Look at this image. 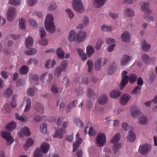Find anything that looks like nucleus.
<instances>
[{
	"label": "nucleus",
	"instance_id": "nucleus-1",
	"mask_svg": "<svg viewBox=\"0 0 157 157\" xmlns=\"http://www.w3.org/2000/svg\"><path fill=\"white\" fill-rule=\"evenodd\" d=\"M45 27L46 30L51 34L54 33L56 31L55 26L53 21V17L51 14H48L46 17Z\"/></svg>",
	"mask_w": 157,
	"mask_h": 157
},
{
	"label": "nucleus",
	"instance_id": "nucleus-2",
	"mask_svg": "<svg viewBox=\"0 0 157 157\" xmlns=\"http://www.w3.org/2000/svg\"><path fill=\"white\" fill-rule=\"evenodd\" d=\"M72 6L73 10L79 13L84 12V7L81 0H73Z\"/></svg>",
	"mask_w": 157,
	"mask_h": 157
},
{
	"label": "nucleus",
	"instance_id": "nucleus-3",
	"mask_svg": "<svg viewBox=\"0 0 157 157\" xmlns=\"http://www.w3.org/2000/svg\"><path fill=\"white\" fill-rule=\"evenodd\" d=\"M52 79V75L50 73L45 72L41 75L40 80L45 85L49 84Z\"/></svg>",
	"mask_w": 157,
	"mask_h": 157
},
{
	"label": "nucleus",
	"instance_id": "nucleus-4",
	"mask_svg": "<svg viewBox=\"0 0 157 157\" xmlns=\"http://www.w3.org/2000/svg\"><path fill=\"white\" fill-rule=\"evenodd\" d=\"M127 72L126 71H123L121 73L122 80L120 84V89L122 90L125 86L128 84L129 79V76L126 75Z\"/></svg>",
	"mask_w": 157,
	"mask_h": 157
},
{
	"label": "nucleus",
	"instance_id": "nucleus-5",
	"mask_svg": "<svg viewBox=\"0 0 157 157\" xmlns=\"http://www.w3.org/2000/svg\"><path fill=\"white\" fill-rule=\"evenodd\" d=\"M151 147L150 145L144 144L140 146L139 150L141 154L145 155L151 151Z\"/></svg>",
	"mask_w": 157,
	"mask_h": 157
},
{
	"label": "nucleus",
	"instance_id": "nucleus-6",
	"mask_svg": "<svg viewBox=\"0 0 157 157\" xmlns=\"http://www.w3.org/2000/svg\"><path fill=\"white\" fill-rule=\"evenodd\" d=\"M16 9L14 7H11L9 8L7 11L6 17L7 19L9 21H12L15 17L16 16Z\"/></svg>",
	"mask_w": 157,
	"mask_h": 157
},
{
	"label": "nucleus",
	"instance_id": "nucleus-7",
	"mask_svg": "<svg viewBox=\"0 0 157 157\" xmlns=\"http://www.w3.org/2000/svg\"><path fill=\"white\" fill-rule=\"evenodd\" d=\"M96 141L97 144L99 146H103L106 142L105 134L102 133H99L97 135Z\"/></svg>",
	"mask_w": 157,
	"mask_h": 157
},
{
	"label": "nucleus",
	"instance_id": "nucleus-8",
	"mask_svg": "<svg viewBox=\"0 0 157 157\" xmlns=\"http://www.w3.org/2000/svg\"><path fill=\"white\" fill-rule=\"evenodd\" d=\"M1 136L3 138L6 140L7 144L8 145L11 144L14 141L13 137L11 136L10 133L9 132H2Z\"/></svg>",
	"mask_w": 157,
	"mask_h": 157
},
{
	"label": "nucleus",
	"instance_id": "nucleus-9",
	"mask_svg": "<svg viewBox=\"0 0 157 157\" xmlns=\"http://www.w3.org/2000/svg\"><path fill=\"white\" fill-rule=\"evenodd\" d=\"M86 36V33L81 30L77 33V43H79L83 41Z\"/></svg>",
	"mask_w": 157,
	"mask_h": 157
},
{
	"label": "nucleus",
	"instance_id": "nucleus-10",
	"mask_svg": "<svg viewBox=\"0 0 157 157\" xmlns=\"http://www.w3.org/2000/svg\"><path fill=\"white\" fill-rule=\"evenodd\" d=\"M141 10L147 14H151L152 11L149 8V3L143 2L141 3Z\"/></svg>",
	"mask_w": 157,
	"mask_h": 157
},
{
	"label": "nucleus",
	"instance_id": "nucleus-11",
	"mask_svg": "<svg viewBox=\"0 0 157 157\" xmlns=\"http://www.w3.org/2000/svg\"><path fill=\"white\" fill-rule=\"evenodd\" d=\"M131 97L127 94H123L120 99V102L123 105H125L131 99Z\"/></svg>",
	"mask_w": 157,
	"mask_h": 157
},
{
	"label": "nucleus",
	"instance_id": "nucleus-12",
	"mask_svg": "<svg viewBox=\"0 0 157 157\" xmlns=\"http://www.w3.org/2000/svg\"><path fill=\"white\" fill-rule=\"evenodd\" d=\"M130 56L126 55H123L121 59V64L122 66L126 65L131 60Z\"/></svg>",
	"mask_w": 157,
	"mask_h": 157
},
{
	"label": "nucleus",
	"instance_id": "nucleus-13",
	"mask_svg": "<svg viewBox=\"0 0 157 157\" xmlns=\"http://www.w3.org/2000/svg\"><path fill=\"white\" fill-rule=\"evenodd\" d=\"M131 115L133 117H137L140 114V111L138 107L134 106L131 108Z\"/></svg>",
	"mask_w": 157,
	"mask_h": 157
},
{
	"label": "nucleus",
	"instance_id": "nucleus-14",
	"mask_svg": "<svg viewBox=\"0 0 157 157\" xmlns=\"http://www.w3.org/2000/svg\"><path fill=\"white\" fill-rule=\"evenodd\" d=\"M108 96L105 94L101 95L98 99V103L102 105H105L107 103Z\"/></svg>",
	"mask_w": 157,
	"mask_h": 157
},
{
	"label": "nucleus",
	"instance_id": "nucleus-15",
	"mask_svg": "<svg viewBox=\"0 0 157 157\" xmlns=\"http://www.w3.org/2000/svg\"><path fill=\"white\" fill-rule=\"evenodd\" d=\"M121 40L125 42H128L130 41L131 36L129 32L125 31L121 34Z\"/></svg>",
	"mask_w": 157,
	"mask_h": 157
},
{
	"label": "nucleus",
	"instance_id": "nucleus-16",
	"mask_svg": "<svg viewBox=\"0 0 157 157\" xmlns=\"http://www.w3.org/2000/svg\"><path fill=\"white\" fill-rule=\"evenodd\" d=\"M107 0H94L93 5L96 8H100L106 3Z\"/></svg>",
	"mask_w": 157,
	"mask_h": 157
},
{
	"label": "nucleus",
	"instance_id": "nucleus-17",
	"mask_svg": "<svg viewBox=\"0 0 157 157\" xmlns=\"http://www.w3.org/2000/svg\"><path fill=\"white\" fill-rule=\"evenodd\" d=\"M40 148L44 154H45L49 150L50 146L47 142H43L41 144L40 147Z\"/></svg>",
	"mask_w": 157,
	"mask_h": 157
},
{
	"label": "nucleus",
	"instance_id": "nucleus-18",
	"mask_svg": "<svg viewBox=\"0 0 157 157\" xmlns=\"http://www.w3.org/2000/svg\"><path fill=\"white\" fill-rule=\"evenodd\" d=\"M117 65L115 62H113L111 64L108 70V74L111 75L113 74L116 70Z\"/></svg>",
	"mask_w": 157,
	"mask_h": 157
},
{
	"label": "nucleus",
	"instance_id": "nucleus-19",
	"mask_svg": "<svg viewBox=\"0 0 157 157\" xmlns=\"http://www.w3.org/2000/svg\"><path fill=\"white\" fill-rule=\"evenodd\" d=\"M68 39L71 42H76L77 43V33L75 34V32L74 30L70 31L68 35Z\"/></svg>",
	"mask_w": 157,
	"mask_h": 157
},
{
	"label": "nucleus",
	"instance_id": "nucleus-20",
	"mask_svg": "<svg viewBox=\"0 0 157 157\" xmlns=\"http://www.w3.org/2000/svg\"><path fill=\"white\" fill-rule=\"evenodd\" d=\"M122 146V144L119 143H117L113 145V149L114 152V153L116 156H118L119 155L120 151L119 150L121 149Z\"/></svg>",
	"mask_w": 157,
	"mask_h": 157
},
{
	"label": "nucleus",
	"instance_id": "nucleus-21",
	"mask_svg": "<svg viewBox=\"0 0 157 157\" xmlns=\"http://www.w3.org/2000/svg\"><path fill=\"white\" fill-rule=\"evenodd\" d=\"M33 43V40L31 36H29L25 40V43L26 47L27 48H29L32 47Z\"/></svg>",
	"mask_w": 157,
	"mask_h": 157
},
{
	"label": "nucleus",
	"instance_id": "nucleus-22",
	"mask_svg": "<svg viewBox=\"0 0 157 157\" xmlns=\"http://www.w3.org/2000/svg\"><path fill=\"white\" fill-rule=\"evenodd\" d=\"M17 126L16 123L14 121H12L8 123L6 127V129L9 131H11L15 129Z\"/></svg>",
	"mask_w": 157,
	"mask_h": 157
},
{
	"label": "nucleus",
	"instance_id": "nucleus-23",
	"mask_svg": "<svg viewBox=\"0 0 157 157\" xmlns=\"http://www.w3.org/2000/svg\"><path fill=\"white\" fill-rule=\"evenodd\" d=\"M65 131L64 129L63 128H59L56 130L55 134L54 137H56L59 138H62L63 137V133Z\"/></svg>",
	"mask_w": 157,
	"mask_h": 157
},
{
	"label": "nucleus",
	"instance_id": "nucleus-24",
	"mask_svg": "<svg viewBox=\"0 0 157 157\" xmlns=\"http://www.w3.org/2000/svg\"><path fill=\"white\" fill-rule=\"evenodd\" d=\"M121 95V91L118 90H114L111 91L110 93V96L111 98H118Z\"/></svg>",
	"mask_w": 157,
	"mask_h": 157
},
{
	"label": "nucleus",
	"instance_id": "nucleus-25",
	"mask_svg": "<svg viewBox=\"0 0 157 157\" xmlns=\"http://www.w3.org/2000/svg\"><path fill=\"white\" fill-rule=\"evenodd\" d=\"M142 59L144 63L146 64H147L149 63V62L150 59L155 60L156 59L155 57L150 58L148 55L144 54L142 56Z\"/></svg>",
	"mask_w": 157,
	"mask_h": 157
},
{
	"label": "nucleus",
	"instance_id": "nucleus-26",
	"mask_svg": "<svg viewBox=\"0 0 157 157\" xmlns=\"http://www.w3.org/2000/svg\"><path fill=\"white\" fill-rule=\"evenodd\" d=\"M64 52L62 48H58L56 50V54L58 58L60 59H63L64 58Z\"/></svg>",
	"mask_w": 157,
	"mask_h": 157
},
{
	"label": "nucleus",
	"instance_id": "nucleus-27",
	"mask_svg": "<svg viewBox=\"0 0 157 157\" xmlns=\"http://www.w3.org/2000/svg\"><path fill=\"white\" fill-rule=\"evenodd\" d=\"M148 122V120L146 117L144 116L140 117L138 119V123L141 124H147Z\"/></svg>",
	"mask_w": 157,
	"mask_h": 157
},
{
	"label": "nucleus",
	"instance_id": "nucleus-28",
	"mask_svg": "<svg viewBox=\"0 0 157 157\" xmlns=\"http://www.w3.org/2000/svg\"><path fill=\"white\" fill-rule=\"evenodd\" d=\"M36 110L39 113L42 114L44 112V107L43 105L39 103L36 102L35 105Z\"/></svg>",
	"mask_w": 157,
	"mask_h": 157
},
{
	"label": "nucleus",
	"instance_id": "nucleus-29",
	"mask_svg": "<svg viewBox=\"0 0 157 157\" xmlns=\"http://www.w3.org/2000/svg\"><path fill=\"white\" fill-rule=\"evenodd\" d=\"M82 141V139L79 138V140H77L73 143V152L75 151L79 147Z\"/></svg>",
	"mask_w": 157,
	"mask_h": 157
},
{
	"label": "nucleus",
	"instance_id": "nucleus-30",
	"mask_svg": "<svg viewBox=\"0 0 157 157\" xmlns=\"http://www.w3.org/2000/svg\"><path fill=\"white\" fill-rule=\"evenodd\" d=\"M56 62L54 59L47 61L45 64V67L46 68H51L55 65Z\"/></svg>",
	"mask_w": 157,
	"mask_h": 157
},
{
	"label": "nucleus",
	"instance_id": "nucleus-31",
	"mask_svg": "<svg viewBox=\"0 0 157 157\" xmlns=\"http://www.w3.org/2000/svg\"><path fill=\"white\" fill-rule=\"evenodd\" d=\"M151 47L150 44H147L145 40H143L142 42V49L145 52H147Z\"/></svg>",
	"mask_w": 157,
	"mask_h": 157
},
{
	"label": "nucleus",
	"instance_id": "nucleus-32",
	"mask_svg": "<svg viewBox=\"0 0 157 157\" xmlns=\"http://www.w3.org/2000/svg\"><path fill=\"white\" fill-rule=\"evenodd\" d=\"M136 139V135L134 132L132 131H129V135L127 137V139L130 142H133Z\"/></svg>",
	"mask_w": 157,
	"mask_h": 157
},
{
	"label": "nucleus",
	"instance_id": "nucleus-33",
	"mask_svg": "<svg viewBox=\"0 0 157 157\" xmlns=\"http://www.w3.org/2000/svg\"><path fill=\"white\" fill-rule=\"evenodd\" d=\"M38 89L35 87L31 88L28 89L27 93L31 96H33L37 93Z\"/></svg>",
	"mask_w": 157,
	"mask_h": 157
},
{
	"label": "nucleus",
	"instance_id": "nucleus-34",
	"mask_svg": "<svg viewBox=\"0 0 157 157\" xmlns=\"http://www.w3.org/2000/svg\"><path fill=\"white\" fill-rule=\"evenodd\" d=\"M124 14L125 16L130 17L134 15L133 10L130 8L126 9L124 11Z\"/></svg>",
	"mask_w": 157,
	"mask_h": 157
},
{
	"label": "nucleus",
	"instance_id": "nucleus-35",
	"mask_svg": "<svg viewBox=\"0 0 157 157\" xmlns=\"http://www.w3.org/2000/svg\"><path fill=\"white\" fill-rule=\"evenodd\" d=\"M29 67L27 65L23 66L20 69L19 72L21 75L26 74L28 72Z\"/></svg>",
	"mask_w": 157,
	"mask_h": 157
},
{
	"label": "nucleus",
	"instance_id": "nucleus-36",
	"mask_svg": "<svg viewBox=\"0 0 157 157\" xmlns=\"http://www.w3.org/2000/svg\"><path fill=\"white\" fill-rule=\"evenodd\" d=\"M77 100H76L74 101H71L68 105L66 109V111L68 113L70 111V109L75 107L77 103Z\"/></svg>",
	"mask_w": 157,
	"mask_h": 157
},
{
	"label": "nucleus",
	"instance_id": "nucleus-37",
	"mask_svg": "<svg viewBox=\"0 0 157 157\" xmlns=\"http://www.w3.org/2000/svg\"><path fill=\"white\" fill-rule=\"evenodd\" d=\"M44 153L41 150L40 147L37 148L34 151L33 155L34 157H43Z\"/></svg>",
	"mask_w": 157,
	"mask_h": 157
},
{
	"label": "nucleus",
	"instance_id": "nucleus-38",
	"mask_svg": "<svg viewBox=\"0 0 157 157\" xmlns=\"http://www.w3.org/2000/svg\"><path fill=\"white\" fill-rule=\"evenodd\" d=\"M121 138V135L119 133H117L111 140L112 143H115L118 142Z\"/></svg>",
	"mask_w": 157,
	"mask_h": 157
},
{
	"label": "nucleus",
	"instance_id": "nucleus-39",
	"mask_svg": "<svg viewBox=\"0 0 157 157\" xmlns=\"http://www.w3.org/2000/svg\"><path fill=\"white\" fill-rule=\"evenodd\" d=\"M13 93V91L10 88H8L4 92V97L6 98H9L12 96Z\"/></svg>",
	"mask_w": 157,
	"mask_h": 157
},
{
	"label": "nucleus",
	"instance_id": "nucleus-40",
	"mask_svg": "<svg viewBox=\"0 0 157 157\" xmlns=\"http://www.w3.org/2000/svg\"><path fill=\"white\" fill-rule=\"evenodd\" d=\"M94 52V48L92 46H89L86 48V53L88 57H90Z\"/></svg>",
	"mask_w": 157,
	"mask_h": 157
},
{
	"label": "nucleus",
	"instance_id": "nucleus-41",
	"mask_svg": "<svg viewBox=\"0 0 157 157\" xmlns=\"http://www.w3.org/2000/svg\"><path fill=\"white\" fill-rule=\"evenodd\" d=\"M37 52L36 50L34 48H30L29 50L25 51L24 53L27 55H32L35 54Z\"/></svg>",
	"mask_w": 157,
	"mask_h": 157
},
{
	"label": "nucleus",
	"instance_id": "nucleus-42",
	"mask_svg": "<svg viewBox=\"0 0 157 157\" xmlns=\"http://www.w3.org/2000/svg\"><path fill=\"white\" fill-rule=\"evenodd\" d=\"M63 70L60 67H57L54 71V75L57 78H59L61 76V72Z\"/></svg>",
	"mask_w": 157,
	"mask_h": 157
},
{
	"label": "nucleus",
	"instance_id": "nucleus-43",
	"mask_svg": "<svg viewBox=\"0 0 157 157\" xmlns=\"http://www.w3.org/2000/svg\"><path fill=\"white\" fill-rule=\"evenodd\" d=\"M137 78V76L135 74H132L129 76V82L131 84L135 82Z\"/></svg>",
	"mask_w": 157,
	"mask_h": 157
},
{
	"label": "nucleus",
	"instance_id": "nucleus-44",
	"mask_svg": "<svg viewBox=\"0 0 157 157\" xmlns=\"http://www.w3.org/2000/svg\"><path fill=\"white\" fill-rule=\"evenodd\" d=\"M21 0H9L8 3L15 6H19L21 3Z\"/></svg>",
	"mask_w": 157,
	"mask_h": 157
},
{
	"label": "nucleus",
	"instance_id": "nucleus-45",
	"mask_svg": "<svg viewBox=\"0 0 157 157\" xmlns=\"http://www.w3.org/2000/svg\"><path fill=\"white\" fill-rule=\"evenodd\" d=\"M33 143V140L31 139H27L26 144L25 145V149H28L30 146H32Z\"/></svg>",
	"mask_w": 157,
	"mask_h": 157
},
{
	"label": "nucleus",
	"instance_id": "nucleus-46",
	"mask_svg": "<svg viewBox=\"0 0 157 157\" xmlns=\"http://www.w3.org/2000/svg\"><path fill=\"white\" fill-rule=\"evenodd\" d=\"M62 83L65 85L66 87H68L70 86V81L69 80L67 75H65L64 76Z\"/></svg>",
	"mask_w": 157,
	"mask_h": 157
},
{
	"label": "nucleus",
	"instance_id": "nucleus-47",
	"mask_svg": "<svg viewBox=\"0 0 157 157\" xmlns=\"http://www.w3.org/2000/svg\"><path fill=\"white\" fill-rule=\"evenodd\" d=\"M47 124L45 123H42L40 126V130L41 132L45 133L47 131Z\"/></svg>",
	"mask_w": 157,
	"mask_h": 157
},
{
	"label": "nucleus",
	"instance_id": "nucleus-48",
	"mask_svg": "<svg viewBox=\"0 0 157 157\" xmlns=\"http://www.w3.org/2000/svg\"><path fill=\"white\" fill-rule=\"evenodd\" d=\"M39 31L40 33V36L41 39H44L46 35V33L43 27H40Z\"/></svg>",
	"mask_w": 157,
	"mask_h": 157
},
{
	"label": "nucleus",
	"instance_id": "nucleus-49",
	"mask_svg": "<svg viewBox=\"0 0 157 157\" xmlns=\"http://www.w3.org/2000/svg\"><path fill=\"white\" fill-rule=\"evenodd\" d=\"M60 66L63 71H66V68L67 66V61L66 60L63 61L61 63Z\"/></svg>",
	"mask_w": 157,
	"mask_h": 157
},
{
	"label": "nucleus",
	"instance_id": "nucleus-50",
	"mask_svg": "<svg viewBox=\"0 0 157 157\" xmlns=\"http://www.w3.org/2000/svg\"><path fill=\"white\" fill-rule=\"evenodd\" d=\"M87 65L88 67V71L90 72L92 71L93 67V63L90 60H88L87 62Z\"/></svg>",
	"mask_w": 157,
	"mask_h": 157
},
{
	"label": "nucleus",
	"instance_id": "nucleus-51",
	"mask_svg": "<svg viewBox=\"0 0 157 157\" xmlns=\"http://www.w3.org/2000/svg\"><path fill=\"white\" fill-rule=\"evenodd\" d=\"M25 21L23 19L21 18L19 21V25L20 28L22 29H25Z\"/></svg>",
	"mask_w": 157,
	"mask_h": 157
},
{
	"label": "nucleus",
	"instance_id": "nucleus-52",
	"mask_svg": "<svg viewBox=\"0 0 157 157\" xmlns=\"http://www.w3.org/2000/svg\"><path fill=\"white\" fill-rule=\"evenodd\" d=\"M26 103V106L24 110V111L25 112L28 111L29 110L30 107L31 105V101L30 99L27 98Z\"/></svg>",
	"mask_w": 157,
	"mask_h": 157
},
{
	"label": "nucleus",
	"instance_id": "nucleus-53",
	"mask_svg": "<svg viewBox=\"0 0 157 157\" xmlns=\"http://www.w3.org/2000/svg\"><path fill=\"white\" fill-rule=\"evenodd\" d=\"M103 43V41L102 39H98L95 46V49L97 50H100Z\"/></svg>",
	"mask_w": 157,
	"mask_h": 157
},
{
	"label": "nucleus",
	"instance_id": "nucleus-54",
	"mask_svg": "<svg viewBox=\"0 0 157 157\" xmlns=\"http://www.w3.org/2000/svg\"><path fill=\"white\" fill-rule=\"evenodd\" d=\"M99 62L102 66H104L108 62V59L106 58H100L98 59Z\"/></svg>",
	"mask_w": 157,
	"mask_h": 157
},
{
	"label": "nucleus",
	"instance_id": "nucleus-55",
	"mask_svg": "<svg viewBox=\"0 0 157 157\" xmlns=\"http://www.w3.org/2000/svg\"><path fill=\"white\" fill-rule=\"evenodd\" d=\"M99 62L97 59L94 63V68L96 70L98 71H100L102 65Z\"/></svg>",
	"mask_w": 157,
	"mask_h": 157
},
{
	"label": "nucleus",
	"instance_id": "nucleus-56",
	"mask_svg": "<svg viewBox=\"0 0 157 157\" xmlns=\"http://www.w3.org/2000/svg\"><path fill=\"white\" fill-rule=\"evenodd\" d=\"M57 7V5L56 3L54 2H52L49 5L48 9L49 11H54L56 10Z\"/></svg>",
	"mask_w": 157,
	"mask_h": 157
},
{
	"label": "nucleus",
	"instance_id": "nucleus-57",
	"mask_svg": "<svg viewBox=\"0 0 157 157\" xmlns=\"http://www.w3.org/2000/svg\"><path fill=\"white\" fill-rule=\"evenodd\" d=\"M29 23L34 28H36L38 26V24L36 21L33 19H30L29 20Z\"/></svg>",
	"mask_w": 157,
	"mask_h": 157
},
{
	"label": "nucleus",
	"instance_id": "nucleus-58",
	"mask_svg": "<svg viewBox=\"0 0 157 157\" xmlns=\"http://www.w3.org/2000/svg\"><path fill=\"white\" fill-rule=\"evenodd\" d=\"M97 133L96 132L95 130L92 127H90L89 129L88 134L90 136H94Z\"/></svg>",
	"mask_w": 157,
	"mask_h": 157
},
{
	"label": "nucleus",
	"instance_id": "nucleus-59",
	"mask_svg": "<svg viewBox=\"0 0 157 157\" xmlns=\"http://www.w3.org/2000/svg\"><path fill=\"white\" fill-rule=\"evenodd\" d=\"M23 132L25 136H29L31 134L29 128L27 127H24L23 129Z\"/></svg>",
	"mask_w": 157,
	"mask_h": 157
},
{
	"label": "nucleus",
	"instance_id": "nucleus-60",
	"mask_svg": "<svg viewBox=\"0 0 157 157\" xmlns=\"http://www.w3.org/2000/svg\"><path fill=\"white\" fill-rule=\"evenodd\" d=\"M141 87L139 86H136L132 90V93L133 94H139L140 92Z\"/></svg>",
	"mask_w": 157,
	"mask_h": 157
},
{
	"label": "nucleus",
	"instance_id": "nucleus-61",
	"mask_svg": "<svg viewBox=\"0 0 157 157\" xmlns=\"http://www.w3.org/2000/svg\"><path fill=\"white\" fill-rule=\"evenodd\" d=\"M87 94L88 96L90 98H92L95 95L93 91L90 88L87 89Z\"/></svg>",
	"mask_w": 157,
	"mask_h": 157
},
{
	"label": "nucleus",
	"instance_id": "nucleus-62",
	"mask_svg": "<svg viewBox=\"0 0 157 157\" xmlns=\"http://www.w3.org/2000/svg\"><path fill=\"white\" fill-rule=\"evenodd\" d=\"M101 29L104 32H108L112 30V27L110 26H107L103 25L102 26Z\"/></svg>",
	"mask_w": 157,
	"mask_h": 157
},
{
	"label": "nucleus",
	"instance_id": "nucleus-63",
	"mask_svg": "<svg viewBox=\"0 0 157 157\" xmlns=\"http://www.w3.org/2000/svg\"><path fill=\"white\" fill-rule=\"evenodd\" d=\"M48 41L46 39H41V40H40L39 41V44L40 45L45 46L48 45Z\"/></svg>",
	"mask_w": 157,
	"mask_h": 157
},
{
	"label": "nucleus",
	"instance_id": "nucleus-64",
	"mask_svg": "<svg viewBox=\"0 0 157 157\" xmlns=\"http://www.w3.org/2000/svg\"><path fill=\"white\" fill-rule=\"evenodd\" d=\"M62 120L60 117H56L54 120V122L58 126H60L62 123Z\"/></svg>",
	"mask_w": 157,
	"mask_h": 157
}]
</instances>
